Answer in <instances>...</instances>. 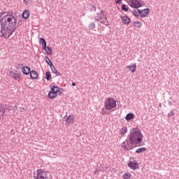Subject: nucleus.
<instances>
[{"label":"nucleus","instance_id":"1a4fd4ad","mask_svg":"<svg viewBox=\"0 0 179 179\" xmlns=\"http://www.w3.org/2000/svg\"><path fill=\"white\" fill-rule=\"evenodd\" d=\"M122 23L124 24H129L131 23V18L128 17L127 15H124L121 17Z\"/></svg>","mask_w":179,"mask_h":179},{"label":"nucleus","instance_id":"7c9ffc66","mask_svg":"<svg viewBox=\"0 0 179 179\" xmlns=\"http://www.w3.org/2000/svg\"><path fill=\"white\" fill-rule=\"evenodd\" d=\"M123 178H124V179H129V178H131V173H124L123 175Z\"/></svg>","mask_w":179,"mask_h":179},{"label":"nucleus","instance_id":"f8f14e48","mask_svg":"<svg viewBox=\"0 0 179 179\" xmlns=\"http://www.w3.org/2000/svg\"><path fill=\"white\" fill-rule=\"evenodd\" d=\"M30 78L31 79H37L38 78V73L36 70H31L30 71Z\"/></svg>","mask_w":179,"mask_h":179},{"label":"nucleus","instance_id":"2eb2a0df","mask_svg":"<svg viewBox=\"0 0 179 179\" xmlns=\"http://www.w3.org/2000/svg\"><path fill=\"white\" fill-rule=\"evenodd\" d=\"M22 17L23 19H27L28 17H30V10H25L22 13Z\"/></svg>","mask_w":179,"mask_h":179},{"label":"nucleus","instance_id":"c9c22d12","mask_svg":"<svg viewBox=\"0 0 179 179\" xmlns=\"http://www.w3.org/2000/svg\"><path fill=\"white\" fill-rule=\"evenodd\" d=\"M116 3H117V4H121V3H122V0H116Z\"/></svg>","mask_w":179,"mask_h":179},{"label":"nucleus","instance_id":"a211bd4d","mask_svg":"<svg viewBox=\"0 0 179 179\" xmlns=\"http://www.w3.org/2000/svg\"><path fill=\"white\" fill-rule=\"evenodd\" d=\"M45 62L46 64H48V65H49V66H50V69H52V66H54V64H52V62H51L48 56H45Z\"/></svg>","mask_w":179,"mask_h":179},{"label":"nucleus","instance_id":"f704fd0d","mask_svg":"<svg viewBox=\"0 0 179 179\" xmlns=\"http://www.w3.org/2000/svg\"><path fill=\"white\" fill-rule=\"evenodd\" d=\"M54 94H55L52 93V94H51L50 95V92H49V93H48V97H49L50 99H55V97H52V96H54Z\"/></svg>","mask_w":179,"mask_h":179},{"label":"nucleus","instance_id":"58836bf2","mask_svg":"<svg viewBox=\"0 0 179 179\" xmlns=\"http://www.w3.org/2000/svg\"><path fill=\"white\" fill-rule=\"evenodd\" d=\"M1 31L2 30V18H0Z\"/></svg>","mask_w":179,"mask_h":179},{"label":"nucleus","instance_id":"4be33fe9","mask_svg":"<svg viewBox=\"0 0 179 179\" xmlns=\"http://www.w3.org/2000/svg\"><path fill=\"white\" fill-rule=\"evenodd\" d=\"M4 115H5V108L3 107V106L0 105V118L1 117H3Z\"/></svg>","mask_w":179,"mask_h":179},{"label":"nucleus","instance_id":"e433bc0d","mask_svg":"<svg viewBox=\"0 0 179 179\" xmlns=\"http://www.w3.org/2000/svg\"><path fill=\"white\" fill-rule=\"evenodd\" d=\"M5 13H6V12H1V13H0V19H1V17H2V16H3V15H5Z\"/></svg>","mask_w":179,"mask_h":179},{"label":"nucleus","instance_id":"7ed1b4c3","mask_svg":"<svg viewBox=\"0 0 179 179\" xmlns=\"http://www.w3.org/2000/svg\"><path fill=\"white\" fill-rule=\"evenodd\" d=\"M104 106L106 110H113L115 107H117V101L113 98L108 97L104 101Z\"/></svg>","mask_w":179,"mask_h":179},{"label":"nucleus","instance_id":"39448f33","mask_svg":"<svg viewBox=\"0 0 179 179\" xmlns=\"http://www.w3.org/2000/svg\"><path fill=\"white\" fill-rule=\"evenodd\" d=\"M51 87V91L49 92V94L50 96H51V94H52V93L54 94L53 96H52V97H57V96H58V93H59V88L58 86L57 85H53L52 87L50 85Z\"/></svg>","mask_w":179,"mask_h":179},{"label":"nucleus","instance_id":"423d86ee","mask_svg":"<svg viewBox=\"0 0 179 179\" xmlns=\"http://www.w3.org/2000/svg\"><path fill=\"white\" fill-rule=\"evenodd\" d=\"M128 166L129 167V169H131V170L139 169V164H138L137 160L130 161L128 163Z\"/></svg>","mask_w":179,"mask_h":179},{"label":"nucleus","instance_id":"de8ad7c7","mask_svg":"<svg viewBox=\"0 0 179 179\" xmlns=\"http://www.w3.org/2000/svg\"><path fill=\"white\" fill-rule=\"evenodd\" d=\"M105 20H107V16L104 17Z\"/></svg>","mask_w":179,"mask_h":179},{"label":"nucleus","instance_id":"ddd939ff","mask_svg":"<svg viewBox=\"0 0 179 179\" xmlns=\"http://www.w3.org/2000/svg\"><path fill=\"white\" fill-rule=\"evenodd\" d=\"M39 43L42 45L43 50H47V41H45L44 38H41Z\"/></svg>","mask_w":179,"mask_h":179},{"label":"nucleus","instance_id":"c756f323","mask_svg":"<svg viewBox=\"0 0 179 179\" xmlns=\"http://www.w3.org/2000/svg\"><path fill=\"white\" fill-rule=\"evenodd\" d=\"M95 27H96V24L94 22H92L88 26L89 30H93V29H95Z\"/></svg>","mask_w":179,"mask_h":179},{"label":"nucleus","instance_id":"473e14b6","mask_svg":"<svg viewBox=\"0 0 179 179\" xmlns=\"http://www.w3.org/2000/svg\"><path fill=\"white\" fill-rule=\"evenodd\" d=\"M101 15V14L98 13L97 15L94 17V19H95V20H96V21H99Z\"/></svg>","mask_w":179,"mask_h":179},{"label":"nucleus","instance_id":"09e8293b","mask_svg":"<svg viewBox=\"0 0 179 179\" xmlns=\"http://www.w3.org/2000/svg\"><path fill=\"white\" fill-rule=\"evenodd\" d=\"M100 23H102V24H103V23H104V22H103V21H100Z\"/></svg>","mask_w":179,"mask_h":179},{"label":"nucleus","instance_id":"20e7f679","mask_svg":"<svg viewBox=\"0 0 179 179\" xmlns=\"http://www.w3.org/2000/svg\"><path fill=\"white\" fill-rule=\"evenodd\" d=\"M37 179H48V175L45 171H42L41 169L38 170Z\"/></svg>","mask_w":179,"mask_h":179},{"label":"nucleus","instance_id":"49530a36","mask_svg":"<svg viewBox=\"0 0 179 179\" xmlns=\"http://www.w3.org/2000/svg\"><path fill=\"white\" fill-rule=\"evenodd\" d=\"M159 107H162V103H159Z\"/></svg>","mask_w":179,"mask_h":179},{"label":"nucleus","instance_id":"72a5a7b5","mask_svg":"<svg viewBox=\"0 0 179 179\" xmlns=\"http://www.w3.org/2000/svg\"><path fill=\"white\" fill-rule=\"evenodd\" d=\"M100 14L102 15L103 16V17L107 16V14H106V12H104L103 10H101V13Z\"/></svg>","mask_w":179,"mask_h":179},{"label":"nucleus","instance_id":"4468645a","mask_svg":"<svg viewBox=\"0 0 179 179\" xmlns=\"http://www.w3.org/2000/svg\"><path fill=\"white\" fill-rule=\"evenodd\" d=\"M127 68L129 69V70L131 71V72H132V73H134V72H136V64L134 63L131 64L129 66H127Z\"/></svg>","mask_w":179,"mask_h":179},{"label":"nucleus","instance_id":"f3484780","mask_svg":"<svg viewBox=\"0 0 179 179\" xmlns=\"http://www.w3.org/2000/svg\"><path fill=\"white\" fill-rule=\"evenodd\" d=\"M87 10H90V12H96V6L92 4H87Z\"/></svg>","mask_w":179,"mask_h":179},{"label":"nucleus","instance_id":"a19ab883","mask_svg":"<svg viewBox=\"0 0 179 179\" xmlns=\"http://www.w3.org/2000/svg\"><path fill=\"white\" fill-rule=\"evenodd\" d=\"M72 86H76V83H72Z\"/></svg>","mask_w":179,"mask_h":179},{"label":"nucleus","instance_id":"2f4dec72","mask_svg":"<svg viewBox=\"0 0 179 179\" xmlns=\"http://www.w3.org/2000/svg\"><path fill=\"white\" fill-rule=\"evenodd\" d=\"M175 114V112L174 110H171L170 113L168 114V117H173Z\"/></svg>","mask_w":179,"mask_h":179},{"label":"nucleus","instance_id":"6ab92c4d","mask_svg":"<svg viewBox=\"0 0 179 179\" xmlns=\"http://www.w3.org/2000/svg\"><path fill=\"white\" fill-rule=\"evenodd\" d=\"M138 8H142V3L140 1L135 0L134 9H138Z\"/></svg>","mask_w":179,"mask_h":179},{"label":"nucleus","instance_id":"dca6fc26","mask_svg":"<svg viewBox=\"0 0 179 179\" xmlns=\"http://www.w3.org/2000/svg\"><path fill=\"white\" fill-rule=\"evenodd\" d=\"M134 118H135V115L132 113H128L125 117L127 121H130V120H134Z\"/></svg>","mask_w":179,"mask_h":179},{"label":"nucleus","instance_id":"c85d7f7f","mask_svg":"<svg viewBox=\"0 0 179 179\" xmlns=\"http://www.w3.org/2000/svg\"><path fill=\"white\" fill-rule=\"evenodd\" d=\"M128 4L129 5V6H131V8H134L135 6V0H129Z\"/></svg>","mask_w":179,"mask_h":179},{"label":"nucleus","instance_id":"ea45409f","mask_svg":"<svg viewBox=\"0 0 179 179\" xmlns=\"http://www.w3.org/2000/svg\"><path fill=\"white\" fill-rule=\"evenodd\" d=\"M168 102H169V106H173V103H171V101H168Z\"/></svg>","mask_w":179,"mask_h":179},{"label":"nucleus","instance_id":"37998d69","mask_svg":"<svg viewBox=\"0 0 179 179\" xmlns=\"http://www.w3.org/2000/svg\"><path fill=\"white\" fill-rule=\"evenodd\" d=\"M94 174H97V169L94 171Z\"/></svg>","mask_w":179,"mask_h":179},{"label":"nucleus","instance_id":"cd10ccee","mask_svg":"<svg viewBox=\"0 0 179 179\" xmlns=\"http://www.w3.org/2000/svg\"><path fill=\"white\" fill-rule=\"evenodd\" d=\"M122 10H123V12H128V10H129V8H128V6H127L125 4H122Z\"/></svg>","mask_w":179,"mask_h":179},{"label":"nucleus","instance_id":"aec40b11","mask_svg":"<svg viewBox=\"0 0 179 179\" xmlns=\"http://www.w3.org/2000/svg\"><path fill=\"white\" fill-rule=\"evenodd\" d=\"M46 48L47 49H45V52L47 55H51V54H52V48L50 46H46Z\"/></svg>","mask_w":179,"mask_h":179},{"label":"nucleus","instance_id":"f03ea898","mask_svg":"<svg viewBox=\"0 0 179 179\" xmlns=\"http://www.w3.org/2000/svg\"><path fill=\"white\" fill-rule=\"evenodd\" d=\"M143 141V136L141 133V129L133 128L130 131L129 135L127 136V139L122 143L121 148L125 150H132L136 145H141Z\"/></svg>","mask_w":179,"mask_h":179},{"label":"nucleus","instance_id":"b1692460","mask_svg":"<svg viewBox=\"0 0 179 179\" xmlns=\"http://www.w3.org/2000/svg\"><path fill=\"white\" fill-rule=\"evenodd\" d=\"M45 79H46V80H51V72L47 71L45 73Z\"/></svg>","mask_w":179,"mask_h":179},{"label":"nucleus","instance_id":"393cba45","mask_svg":"<svg viewBox=\"0 0 179 179\" xmlns=\"http://www.w3.org/2000/svg\"><path fill=\"white\" fill-rule=\"evenodd\" d=\"M141 10L137 9V10H134V11L132 12L134 16L138 17L139 16V15H141Z\"/></svg>","mask_w":179,"mask_h":179},{"label":"nucleus","instance_id":"bb28decb","mask_svg":"<svg viewBox=\"0 0 179 179\" xmlns=\"http://www.w3.org/2000/svg\"><path fill=\"white\" fill-rule=\"evenodd\" d=\"M127 132H128V129L127 128V127H122V129H120V134L122 135H125Z\"/></svg>","mask_w":179,"mask_h":179},{"label":"nucleus","instance_id":"79ce46f5","mask_svg":"<svg viewBox=\"0 0 179 179\" xmlns=\"http://www.w3.org/2000/svg\"><path fill=\"white\" fill-rule=\"evenodd\" d=\"M18 66H23V64H18Z\"/></svg>","mask_w":179,"mask_h":179},{"label":"nucleus","instance_id":"412c9836","mask_svg":"<svg viewBox=\"0 0 179 179\" xmlns=\"http://www.w3.org/2000/svg\"><path fill=\"white\" fill-rule=\"evenodd\" d=\"M51 71H52V73H55V75H57V76H61V73H59L58 71H57V69H55V66H52Z\"/></svg>","mask_w":179,"mask_h":179},{"label":"nucleus","instance_id":"0eeeda50","mask_svg":"<svg viewBox=\"0 0 179 179\" xmlns=\"http://www.w3.org/2000/svg\"><path fill=\"white\" fill-rule=\"evenodd\" d=\"M20 72L15 71H10V76L15 79V80H20Z\"/></svg>","mask_w":179,"mask_h":179},{"label":"nucleus","instance_id":"9b49d317","mask_svg":"<svg viewBox=\"0 0 179 179\" xmlns=\"http://www.w3.org/2000/svg\"><path fill=\"white\" fill-rule=\"evenodd\" d=\"M31 69L28 66H24L22 68V72L24 75H29Z\"/></svg>","mask_w":179,"mask_h":179},{"label":"nucleus","instance_id":"5701e85b","mask_svg":"<svg viewBox=\"0 0 179 179\" xmlns=\"http://www.w3.org/2000/svg\"><path fill=\"white\" fill-rule=\"evenodd\" d=\"M148 149L145 147L140 148L136 150V153H143V152H146Z\"/></svg>","mask_w":179,"mask_h":179},{"label":"nucleus","instance_id":"6e6552de","mask_svg":"<svg viewBox=\"0 0 179 179\" xmlns=\"http://www.w3.org/2000/svg\"><path fill=\"white\" fill-rule=\"evenodd\" d=\"M74 121L75 116L70 115L66 119L67 124H66V125L67 127H72V125H73Z\"/></svg>","mask_w":179,"mask_h":179},{"label":"nucleus","instance_id":"a878e982","mask_svg":"<svg viewBox=\"0 0 179 179\" xmlns=\"http://www.w3.org/2000/svg\"><path fill=\"white\" fill-rule=\"evenodd\" d=\"M134 27H142V22L136 21L134 22Z\"/></svg>","mask_w":179,"mask_h":179},{"label":"nucleus","instance_id":"4c0bfd02","mask_svg":"<svg viewBox=\"0 0 179 179\" xmlns=\"http://www.w3.org/2000/svg\"><path fill=\"white\" fill-rule=\"evenodd\" d=\"M23 2L25 5H27V3H29V0H23Z\"/></svg>","mask_w":179,"mask_h":179},{"label":"nucleus","instance_id":"c03bdc74","mask_svg":"<svg viewBox=\"0 0 179 179\" xmlns=\"http://www.w3.org/2000/svg\"><path fill=\"white\" fill-rule=\"evenodd\" d=\"M106 26H108V21H107L106 24H105Z\"/></svg>","mask_w":179,"mask_h":179},{"label":"nucleus","instance_id":"a18cd8bd","mask_svg":"<svg viewBox=\"0 0 179 179\" xmlns=\"http://www.w3.org/2000/svg\"><path fill=\"white\" fill-rule=\"evenodd\" d=\"M99 20H101V15H99Z\"/></svg>","mask_w":179,"mask_h":179},{"label":"nucleus","instance_id":"f257e3e1","mask_svg":"<svg viewBox=\"0 0 179 179\" xmlns=\"http://www.w3.org/2000/svg\"><path fill=\"white\" fill-rule=\"evenodd\" d=\"M17 19L14 16L13 11H8L2 17L1 37L9 38L15 33L18 25Z\"/></svg>","mask_w":179,"mask_h":179},{"label":"nucleus","instance_id":"9d476101","mask_svg":"<svg viewBox=\"0 0 179 179\" xmlns=\"http://www.w3.org/2000/svg\"><path fill=\"white\" fill-rule=\"evenodd\" d=\"M149 12H150V10L149 8H145L141 10V13H140L141 17H146V16L149 15Z\"/></svg>","mask_w":179,"mask_h":179}]
</instances>
